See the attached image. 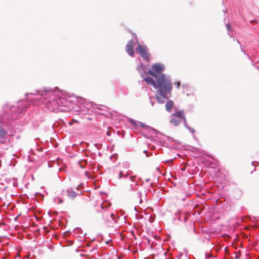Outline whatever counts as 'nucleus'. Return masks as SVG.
Masks as SVG:
<instances>
[{
  "label": "nucleus",
  "instance_id": "nucleus-1",
  "mask_svg": "<svg viewBox=\"0 0 259 259\" xmlns=\"http://www.w3.org/2000/svg\"><path fill=\"white\" fill-rule=\"evenodd\" d=\"M148 73L155 77L156 80L155 89L157 90L160 95L164 98L168 99L171 96V91L172 89V82L169 77L165 76L164 74H156L152 70H148Z\"/></svg>",
  "mask_w": 259,
  "mask_h": 259
},
{
  "label": "nucleus",
  "instance_id": "nucleus-2",
  "mask_svg": "<svg viewBox=\"0 0 259 259\" xmlns=\"http://www.w3.org/2000/svg\"><path fill=\"white\" fill-rule=\"evenodd\" d=\"M148 49L146 46L139 44L137 48V53H139L145 60H148L149 54L147 52Z\"/></svg>",
  "mask_w": 259,
  "mask_h": 259
},
{
  "label": "nucleus",
  "instance_id": "nucleus-3",
  "mask_svg": "<svg viewBox=\"0 0 259 259\" xmlns=\"http://www.w3.org/2000/svg\"><path fill=\"white\" fill-rule=\"evenodd\" d=\"M134 46L135 44L133 39L129 40L126 45V51L131 56H133L135 53L134 51Z\"/></svg>",
  "mask_w": 259,
  "mask_h": 259
},
{
  "label": "nucleus",
  "instance_id": "nucleus-4",
  "mask_svg": "<svg viewBox=\"0 0 259 259\" xmlns=\"http://www.w3.org/2000/svg\"><path fill=\"white\" fill-rule=\"evenodd\" d=\"M152 69H153V71L156 74H162L161 72L163 70L162 66L159 64H155L152 66Z\"/></svg>",
  "mask_w": 259,
  "mask_h": 259
},
{
  "label": "nucleus",
  "instance_id": "nucleus-5",
  "mask_svg": "<svg viewBox=\"0 0 259 259\" xmlns=\"http://www.w3.org/2000/svg\"><path fill=\"white\" fill-rule=\"evenodd\" d=\"M173 115H174L177 117H178V118H180L181 121L183 120L185 122H186V118L183 111H178L176 112L175 113L173 114Z\"/></svg>",
  "mask_w": 259,
  "mask_h": 259
},
{
  "label": "nucleus",
  "instance_id": "nucleus-6",
  "mask_svg": "<svg viewBox=\"0 0 259 259\" xmlns=\"http://www.w3.org/2000/svg\"><path fill=\"white\" fill-rule=\"evenodd\" d=\"M63 193L64 195L67 196L69 198L71 199L74 198L76 196V194L75 192L69 190H67L65 191H64Z\"/></svg>",
  "mask_w": 259,
  "mask_h": 259
},
{
  "label": "nucleus",
  "instance_id": "nucleus-7",
  "mask_svg": "<svg viewBox=\"0 0 259 259\" xmlns=\"http://www.w3.org/2000/svg\"><path fill=\"white\" fill-rule=\"evenodd\" d=\"M181 121H182L180 119V118H178V117H177L173 114L170 120V122L175 126L178 125Z\"/></svg>",
  "mask_w": 259,
  "mask_h": 259
},
{
  "label": "nucleus",
  "instance_id": "nucleus-8",
  "mask_svg": "<svg viewBox=\"0 0 259 259\" xmlns=\"http://www.w3.org/2000/svg\"><path fill=\"white\" fill-rule=\"evenodd\" d=\"M144 80L149 84L152 85L155 89L156 85V80L155 81L152 78L147 77L144 78Z\"/></svg>",
  "mask_w": 259,
  "mask_h": 259
},
{
  "label": "nucleus",
  "instance_id": "nucleus-9",
  "mask_svg": "<svg viewBox=\"0 0 259 259\" xmlns=\"http://www.w3.org/2000/svg\"><path fill=\"white\" fill-rule=\"evenodd\" d=\"M173 105H174L173 102L171 100H168V101H167V102L166 103V104H165L166 109L167 111H170L171 110V108H172Z\"/></svg>",
  "mask_w": 259,
  "mask_h": 259
},
{
  "label": "nucleus",
  "instance_id": "nucleus-10",
  "mask_svg": "<svg viewBox=\"0 0 259 259\" xmlns=\"http://www.w3.org/2000/svg\"><path fill=\"white\" fill-rule=\"evenodd\" d=\"M133 188L131 185L126 184L123 187V191L125 193H129L132 192Z\"/></svg>",
  "mask_w": 259,
  "mask_h": 259
},
{
  "label": "nucleus",
  "instance_id": "nucleus-11",
  "mask_svg": "<svg viewBox=\"0 0 259 259\" xmlns=\"http://www.w3.org/2000/svg\"><path fill=\"white\" fill-rule=\"evenodd\" d=\"M7 135V132L4 129L0 127V137L4 138Z\"/></svg>",
  "mask_w": 259,
  "mask_h": 259
},
{
  "label": "nucleus",
  "instance_id": "nucleus-12",
  "mask_svg": "<svg viewBox=\"0 0 259 259\" xmlns=\"http://www.w3.org/2000/svg\"><path fill=\"white\" fill-rule=\"evenodd\" d=\"M127 176V174L126 173L125 175H124L123 172V171H121L120 172H119V178L120 179L122 177H126Z\"/></svg>",
  "mask_w": 259,
  "mask_h": 259
},
{
  "label": "nucleus",
  "instance_id": "nucleus-13",
  "mask_svg": "<svg viewBox=\"0 0 259 259\" xmlns=\"http://www.w3.org/2000/svg\"><path fill=\"white\" fill-rule=\"evenodd\" d=\"M130 122H131V123L133 126H135V127L138 126V123H137L136 121L133 120H130Z\"/></svg>",
  "mask_w": 259,
  "mask_h": 259
},
{
  "label": "nucleus",
  "instance_id": "nucleus-14",
  "mask_svg": "<svg viewBox=\"0 0 259 259\" xmlns=\"http://www.w3.org/2000/svg\"><path fill=\"white\" fill-rule=\"evenodd\" d=\"M156 99L157 100V101L160 103H164V101L161 100V98L159 96H156Z\"/></svg>",
  "mask_w": 259,
  "mask_h": 259
},
{
  "label": "nucleus",
  "instance_id": "nucleus-15",
  "mask_svg": "<svg viewBox=\"0 0 259 259\" xmlns=\"http://www.w3.org/2000/svg\"><path fill=\"white\" fill-rule=\"evenodd\" d=\"M175 84L177 85V88L178 89L180 88V86L181 85L180 81H177L175 82Z\"/></svg>",
  "mask_w": 259,
  "mask_h": 259
},
{
  "label": "nucleus",
  "instance_id": "nucleus-16",
  "mask_svg": "<svg viewBox=\"0 0 259 259\" xmlns=\"http://www.w3.org/2000/svg\"><path fill=\"white\" fill-rule=\"evenodd\" d=\"M226 27L228 30H229L231 28V25L230 24H227Z\"/></svg>",
  "mask_w": 259,
  "mask_h": 259
},
{
  "label": "nucleus",
  "instance_id": "nucleus-17",
  "mask_svg": "<svg viewBox=\"0 0 259 259\" xmlns=\"http://www.w3.org/2000/svg\"><path fill=\"white\" fill-rule=\"evenodd\" d=\"M72 122H78V121H77V120H75L74 119H72V122H69V124H70V125H72Z\"/></svg>",
  "mask_w": 259,
  "mask_h": 259
},
{
  "label": "nucleus",
  "instance_id": "nucleus-18",
  "mask_svg": "<svg viewBox=\"0 0 259 259\" xmlns=\"http://www.w3.org/2000/svg\"><path fill=\"white\" fill-rule=\"evenodd\" d=\"M105 204H106V203H102L101 205V208H104L105 207Z\"/></svg>",
  "mask_w": 259,
  "mask_h": 259
},
{
  "label": "nucleus",
  "instance_id": "nucleus-19",
  "mask_svg": "<svg viewBox=\"0 0 259 259\" xmlns=\"http://www.w3.org/2000/svg\"><path fill=\"white\" fill-rule=\"evenodd\" d=\"M130 179H131V181H132L133 182L135 181V177H131Z\"/></svg>",
  "mask_w": 259,
  "mask_h": 259
},
{
  "label": "nucleus",
  "instance_id": "nucleus-20",
  "mask_svg": "<svg viewBox=\"0 0 259 259\" xmlns=\"http://www.w3.org/2000/svg\"><path fill=\"white\" fill-rule=\"evenodd\" d=\"M103 218L105 220H108V217L106 215H103Z\"/></svg>",
  "mask_w": 259,
  "mask_h": 259
},
{
  "label": "nucleus",
  "instance_id": "nucleus-21",
  "mask_svg": "<svg viewBox=\"0 0 259 259\" xmlns=\"http://www.w3.org/2000/svg\"><path fill=\"white\" fill-rule=\"evenodd\" d=\"M140 123L141 126L142 127H143V128H144V127H145L146 126V125H145V124H143L142 123Z\"/></svg>",
  "mask_w": 259,
  "mask_h": 259
},
{
  "label": "nucleus",
  "instance_id": "nucleus-22",
  "mask_svg": "<svg viewBox=\"0 0 259 259\" xmlns=\"http://www.w3.org/2000/svg\"><path fill=\"white\" fill-rule=\"evenodd\" d=\"M110 215L111 218H113V217H114V214L112 213H110Z\"/></svg>",
  "mask_w": 259,
  "mask_h": 259
},
{
  "label": "nucleus",
  "instance_id": "nucleus-23",
  "mask_svg": "<svg viewBox=\"0 0 259 259\" xmlns=\"http://www.w3.org/2000/svg\"><path fill=\"white\" fill-rule=\"evenodd\" d=\"M59 201L60 203H62L63 200L62 199H59Z\"/></svg>",
  "mask_w": 259,
  "mask_h": 259
},
{
  "label": "nucleus",
  "instance_id": "nucleus-24",
  "mask_svg": "<svg viewBox=\"0 0 259 259\" xmlns=\"http://www.w3.org/2000/svg\"><path fill=\"white\" fill-rule=\"evenodd\" d=\"M6 112H7L6 111H5V112H2V113H4H4H5Z\"/></svg>",
  "mask_w": 259,
  "mask_h": 259
}]
</instances>
